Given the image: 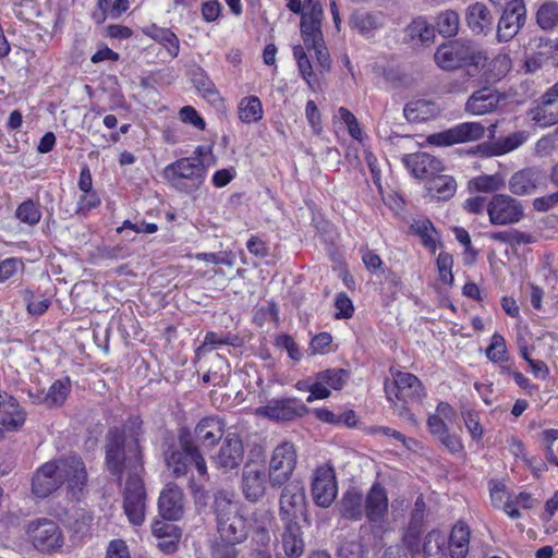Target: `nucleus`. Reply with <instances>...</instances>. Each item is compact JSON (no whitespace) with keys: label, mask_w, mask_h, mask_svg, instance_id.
Returning <instances> with one entry per match:
<instances>
[{"label":"nucleus","mask_w":558,"mask_h":558,"mask_svg":"<svg viewBox=\"0 0 558 558\" xmlns=\"http://www.w3.org/2000/svg\"><path fill=\"white\" fill-rule=\"evenodd\" d=\"M405 33L411 40H417L422 44H426L434 40L435 27L427 23L425 19L417 17L408 25Z\"/></svg>","instance_id":"nucleus-38"},{"label":"nucleus","mask_w":558,"mask_h":558,"mask_svg":"<svg viewBox=\"0 0 558 558\" xmlns=\"http://www.w3.org/2000/svg\"><path fill=\"white\" fill-rule=\"evenodd\" d=\"M307 407L295 398L272 399L256 409V414L276 422L292 421L307 413Z\"/></svg>","instance_id":"nucleus-15"},{"label":"nucleus","mask_w":558,"mask_h":558,"mask_svg":"<svg viewBox=\"0 0 558 558\" xmlns=\"http://www.w3.org/2000/svg\"><path fill=\"white\" fill-rule=\"evenodd\" d=\"M179 448L169 447L163 452L165 463L169 472L175 477L187 474L189 465L194 464L197 474L203 480H208V471L205 458L199 446L194 442L191 433L182 429L179 434Z\"/></svg>","instance_id":"nucleus-5"},{"label":"nucleus","mask_w":558,"mask_h":558,"mask_svg":"<svg viewBox=\"0 0 558 558\" xmlns=\"http://www.w3.org/2000/svg\"><path fill=\"white\" fill-rule=\"evenodd\" d=\"M242 493L250 502L259 501L266 493V470L257 463H246L242 470Z\"/></svg>","instance_id":"nucleus-18"},{"label":"nucleus","mask_w":558,"mask_h":558,"mask_svg":"<svg viewBox=\"0 0 558 558\" xmlns=\"http://www.w3.org/2000/svg\"><path fill=\"white\" fill-rule=\"evenodd\" d=\"M341 513L350 520H360L363 517V496L356 492H347L341 501Z\"/></svg>","instance_id":"nucleus-40"},{"label":"nucleus","mask_w":558,"mask_h":558,"mask_svg":"<svg viewBox=\"0 0 558 558\" xmlns=\"http://www.w3.org/2000/svg\"><path fill=\"white\" fill-rule=\"evenodd\" d=\"M453 258L452 255L447 252H441L437 257V268L440 280L446 284L453 283L452 275Z\"/></svg>","instance_id":"nucleus-51"},{"label":"nucleus","mask_w":558,"mask_h":558,"mask_svg":"<svg viewBox=\"0 0 558 558\" xmlns=\"http://www.w3.org/2000/svg\"><path fill=\"white\" fill-rule=\"evenodd\" d=\"M461 414L471 437L474 440H480L483 436L484 430L480 423L478 414L471 410H462Z\"/></svg>","instance_id":"nucleus-55"},{"label":"nucleus","mask_w":558,"mask_h":558,"mask_svg":"<svg viewBox=\"0 0 558 558\" xmlns=\"http://www.w3.org/2000/svg\"><path fill=\"white\" fill-rule=\"evenodd\" d=\"M283 532L281 545L283 553L289 558H299L304 553L303 532L298 521H282Z\"/></svg>","instance_id":"nucleus-27"},{"label":"nucleus","mask_w":558,"mask_h":558,"mask_svg":"<svg viewBox=\"0 0 558 558\" xmlns=\"http://www.w3.org/2000/svg\"><path fill=\"white\" fill-rule=\"evenodd\" d=\"M338 114L341 121L347 125L349 134L355 140H361L362 131L355 116L343 107L339 108Z\"/></svg>","instance_id":"nucleus-56"},{"label":"nucleus","mask_w":558,"mask_h":558,"mask_svg":"<svg viewBox=\"0 0 558 558\" xmlns=\"http://www.w3.org/2000/svg\"><path fill=\"white\" fill-rule=\"evenodd\" d=\"M180 119L185 122L190 123L193 126L197 128L198 130L205 129V121L203 118L197 113V111L191 107L185 106L180 110Z\"/></svg>","instance_id":"nucleus-62"},{"label":"nucleus","mask_w":558,"mask_h":558,"mask_svg":"<svg viewBox=\"0 0 558 558\" xmlns=\"http://www.w3.org/2000/svg\"><path fill=\"white\" fill-rule=\"evenodd\" d=\"M486 356L494 363H501L508 360L506 341L501 335H493L490 344L486 349Z\"/></svg>","instance_id":"nucleus-49"},{"label":"nucleus","mask_w":558,"mask_h":558,"mask_svg":"<svg viewBox=\"0 0 558 558\" xmlns=\"http://www.w3.org/2000/svg\"><path fill=\"white\" fill-rule=\"evenodd\" d=\"M487 215L494 226L514 225L524 217V207L510 195L495 194L487 203Z\"/></svg>","instance_id":"nucleus-9"},{"label":"nucleus","mask_w":558,"mask_h":558,"mask_svg":"<svg viewBox=\"0 0 558 558\" xmlns=\"http://www.w3.org/2000/svg\"><path fill=\"white\" fill-rule=\"evenodd\" d=\"M385 25V15L381 12L356 11L351 15L350 26L360 35L371 38Z\"/></svg>","instance_id":"nucleus-28"},{"label":"nucleus","mask_w":558,"mask_h":558,"mask_svg":"<svg viewBox=\"0 0 558 558\" xmlns=\"http://www.w3.org/2000/svg\"><path fill=\"white\" fill-rule=\"evenodd\" d=\"M293 56L298 62L299 71L302 77L311 86V78L313 77V68L308 57L304 51V47L298 45L293 48Z\"/></svg>","instance_id":"nucleus-52"},{"label":"nucleus","mask_w":558,"mask_h":558,"mask_svg":"<svg viewBox=\"0 0 558 558\" xmlns=\"http://www.w3.org/2000/svg\"><path fill=\"white\" fill-rule=\"evenodd\" d=\"M403 113L409 122L421 123L437 118L440 113V108L432 100L416 99L409 101L404 106Z\"/></svg>","instance_id":"nucleus-29"},{"label":"nucleus","mask_w":558,"mask_h":558,"mask_svg":"<svg viewBox=\"0 0 558 558\" xmlns=\"http://www.w3.org/2000/svg\"><path fill=\"white\" fill-rule=\"evenodd\" d=\"M196 156L181 158L165 168V178L177 190L192 192L197 190L204 182L206 168L201 159L203 147L195 150Z\"/></svg>","instance_id":"nucleus-6"},{"label":"nucleus","mask_w":558,"mask_h":558,"mask_svg":"<svg viewBox=\"0 0 558 558\" xmlns=\"http://www.w3.org/2000/svg\"><path fill=\"white\" fill-rule=\"evenodd\" d=\"M416 233L422 239L423 244L433 253L437 250L439 235L429 220L416 221L414 225Z\"/></svg>","instance_id":"nucleus-45"},{"label":"nucleus","mask_w":558,"mask_h":558,"mask_svg":"<svg viewBox=\"0 0 558 558\" xmlns=\"http://www.w3.org/2000/svg\"><path fill=\"white\" fill-rule=\"evenodd\" d=\"M349 379L348 371L343 368H330L319 372L316 375V380L308 388L310 396L306 398L307 402H313L316 399H326L330 396L329 388L340 390Z\"/></svg>","instance_id":"nucleus-17"},{"label":"nucleus","mask_w":558,"mask_h":558,"mask_svg":"<svg viewBox=\"0 0 558 558\" xmlns=\"http://www.w3.org/2000/svg\"><path fill=\"white\" fill-rule=\"evenodd\" d=\"M422 526L409 524L403 535V543L409 551H418Z\"/></svg>","instance_id":"nucleus-59"},{"label":"nucleus","mask_w":558,"mask_h":558,"mask_svg":"<svg viewBox=\"0 0 558 558\" xmlns=\"http://www.w3.org/2000/svg\"><path fill=\"white\" fill-rule=\"evenodd\" d=\"M142 422L138 417L130 418L125 428L131 432L130 438L118 428L110 429L106 444V465L111 475L119 482L126 474L122 493L123 510L129 522L141 526L145 521L147 494L142 478L144 472L143 453L138 436Z\"/></svg>","instance_id":"nucleus-1"},{"label":"nucleus","mask_w":558,"mask_h":558,"mask_svg":"<svg viewBox=\"0 0 558 558\" xmlns=\"http://www.w3.org/2000/svg\"><path fill=\"white\" fill-rule=\"evenodd\" d=\"M485 128L480 122H464L440 133L432 134L428 142L437 146H450L458 143L478 141L484 136Z\"/></svg>","instance_id":"nucleus-14"},{"label":"nucleus","mask_w":558,"mask_h":558,"mask_svg":"<svg viewBox=\"0 0 558 558\" xmlns=\"http://www.w3.org/2000/svg\"><path fill=\"white\" fill-rule=\"evenodd\" d=\"M296 465V451L293 444L284 441L278 445L269 462V482L272 487L284 485Z\"/></svg>","instance_id":"nucleus-11"},{"label":"nucleus","mask_w":558,"mask_h":558,"mask_svg":"<svg viewBox=\"0 0 558 558\" xmlns=\"http://www.w3.org/2000/svg\"><path fill=\"white\" fill-rule=\"evenodd\" d=\"M434 59L436 64L445 71L466 69V75L475 76L478 70L486 65L487 54L472 40L454 39L440 45Z\"/></svg>","instance_id":"nucleus-2"},{"label":"nucleus","mask_w":558,"mask_h":558,"mask_svg":"<svg viewBox=\"0 0 558 558\" xmlns=\"http://www.w3.org/2000/svg\"><path fill=\"white\" fill-rule=\"evenodd\" d=\"M62 485L58 464L52 460L36 470L32 480V492L38 498H46Z\"/></svg>","instance_id":"nucleus-20"},{"label":"nucleus","mask_w":558,"mask_h":558,"mask_svg":"<svg viewBox=\"0 0 558 558\" xmlns=\"http://www.w3.org/2000/svg\"><path fill=\"white\" fill-rule=\"evenodd\" d=\"M374 434H381L385 436H389L395 438L396 440L400 441L404 448L412 450L417 445V441L414 438L405 437L400 432L392 429L390 427L386 426H376L373 428Z\"/></svg>","instance_id":"nucleus-57"},{"label":"nucleus","mask_w":558,"mask_h":558,"mask_svg":"<svg viewBox=\"0 0 558 558\" xmlns=\"http://www.w3.org/2000/svg\"><path fill=\"white\" fill-rule=\"evenodd\" d=\"M279 498V517L281 521H298L303 518L307 521L306 515V497L305 488L301 481L293 480L284 483Z\"/></svg>","instance_id":"nucleus-8"},{"label":"nucleus","mask_w":558,"mask_h":558,"mask_svg":"<svg viewBox=\"0 0 558 558\" xmlns=\"http://www.w3.org/2000/svg\"><path fill=\"white\" fill-rule=\"evenodd\" d=\"M240 345V338L233 333H217L214 331H209L205 335L203 344L199 347L198 351L209 349H217L219 345Z\"/></svg>","instance_id":"nucleus-44"},{"label":"nucleus","mask_w":558,"mask_h":558,"mask_svg":"<svg viewBox=\"0 0 558 558\" xmlns=\"http://www.w3.org/2000/svg\"><path fill=\"white\" fill-rule=\"evenodd\" d=\"M300 28L304 45L308 50H311V46H315L324 41L322 25L301 22Z\"/></svg>","instance_id":"nucleus-50"},{"label":"nucleus","mask_w":558,"mask_h":558,"mask_svg":"<svg viewBox=\"0 0 558 558\" xmlns=\"http://www.w3.org/2000/svg\"><path fill=\"white\" fill-rule=\"evenodd\" d=\"M364 513L373 525H381L387 517L388 496L385 488L378 483H375L366 495Z\"/></svg>","instance_id":"nucleus-22"},{"label":"nucleus","mask_w":558,"mask_h":558,"mask_svg":"<svg viewBox=\"0 0 558 558\" xmlns=\"http://www.w3.org/2000/svg\"><path fill=\"white\" fill-rule=\"evenodd\" d=\"M402 161L413 177L417 179L429 180L432 177L444 171L442 161L425 151L405 155Z\"/></svg>","instance_id":"nucleus-19"},{"label":"nucleus","mask_w":558,"mask_h":558,"mask_svg":"<svg viewBox=\"0 0 558 558\" xmlns=\"http://www.w3.org/2000/svg\"><path fill=\"white\" fill-rule=\"evenodd\" d=\"M53 461L58 464L62 484L66 483L69 493L78 499L87 485V471L83 460L78 456L71 454Z\"/></svg>","instance_id":"nucleus-13"},{"label":"nucleus","mask_w":558,"mask_h":558,"mask_svg":"<svg viewBox=\"0 0 558 558\" xmlns=\"http://www.w3.org/2000/svg\"><path fill=\"white\" fill-rule=\"evenodd\" d=\"M393 379H386L384 389L393 413L411 426H417L416 416L410 411L409 402H421L425 397L422 381L411 373H392Z\"/></svg>","instance_id":"nucleus-3"},{"label":"nucleus","mask_w":558,"mask_h":558,"mask_svg":"<svg viewBox=\"0 0 558 558\" xmlns=\"http://www.w3.org/2000/svg\"><path fill=\"white\" fill-rule=\"evenodd\" d=\"M501 95L490 87L475 90L465 104V110L472 114L482 116L495 111L501 100Z\"/></svg>","instance_id":"nucleus-24"},{"label":"nucleus","mask_w":558,"mask_h":558,"mask_svg":"<svg viewBox=\"0 0 558 558\" xmlns=\"http://www.w3.org/2000/svg\"><path fill=\"white\" fill-rule=\"evenodd\" d=\"M466 23L470 29L477 35H486L492 31L494 17L487 7L476 2L466 10Z\"/></svg>","instance_id":"nucleus-30"},{"label":"nucleus","mask_w":558,"mask_h":558,"mask_svg":"<svg viewBox=\"0 0 558 558\" xmlns=\"http://www.w3.org/2000/svg\"><path fill=\"white\" fill-rule=\"evenodd\" d=\"M238 543L230 542H216L211 549L213 558H236L238 550L235 545Z\"/></svg>","instance_id":"nucleus-60"},{"label":"nucleus","mask_w":558,"mask_h":558,"mask_svg":"<svg viewBox=\"0 0 558 558\" xmlns=\"http://www.w3.org/2000/svg\"><path fill=\"white\" fill-rule=\"evenodd\" d=\"M305 10L301 14V22L314 23L322 25L324 11L320 3L304 7Z\"/></svg>","instance_id":"nucleus-64"},{"label":"nucleus","mask_w":558,"mask_h":558,"mask_svg":"<svg viewBox=\"0 0 558 558\" xmlns=\"http://www.w3.org/2000/svg\"><path fill=\"white\" fill-rule=\"evenodd\" d=\"M335 306L337 308L336 317L337 318H350L353 315L354 307L352 301L344 293H340L337 295L335 301Z\"/></svg>","instance_id":"nucleus-61"},{"label":"nucleus","mask_w":558,"mask_h":558,"mask_svg":"<svg viewBox=\"0 0 558 558\" xmlns=\"http://www.w3.org/2000/svg\"><path fill=\"white\" fill-rule=\"evenodd\" d=\"M225 421L218 416L202 418L194 428V442L204 447H214L225 438Z\"/></svg>","instance_id":"nucleus-23"},{"label":"nucleus","mask_w":558,"mask_h":558,"mask_svg":"<svg viewBox=\"0 0 558 558\" xmlns=\"http://www.w3.org/2000/svg\"><path fill=\"white\" fill-rule=\"evenodd\" d=\"M459 25L458 13L453 10H446L437 15L434 27L442 37H453L458 34Z\"/></svg>","instance_id":"nucleus-39"},{"label":"nucleus","mask_w":558,"mask_h":558,"mask_svg":"<svg viewBox=\"0 0 558 558\" xmlns=\"http://www.w3.org/2000/svg\"><path fill=\"white\" fill-rule=\"evenodd\" d=\"M106 558H131L125 542L122 539H112L107 547Z\"/></svg>","instance_id":"nucleus-63"},{"label":"nucleus","mask_w":558,"mask_h":558,"mask_svg":"<svg viewBox=\"0 0 558 558\" xmlns=\"http://www.w3.org/2000/svg\"><path fill=\"white\" fill-rule=\"evenodd\" d=\"M0 399V423L9 430L20 429L26 421V412L17 400L7 392H3Z\"/></svg>","instance_id":"nucleus-26"},{"label":"nucleus","mask_w":558,"mask_h":558,"mask_svg":"<svg viewBox=\"0 0 558 558\" xmlns=\"http://www.w3.org/2000/svg\"><path fill=\"white\" fill-rule=\"evenodd\" d=\"M26 534L33 546L40 553L52 554L64 545V535L57 522L41 518L27 524Z\"/></svg>","instance_id":"nucleus-7"},{"label":"nucleus","mask_w":558,"mask_h":558,"mask_svg":"<svg viewBox=\"0 0 558 558\" xmlns=\"http://www.w3.org/2000/svg\"><path fill=\"white\" fill-rule=\"evenodd\" d=\"M150 37L160 43L171 57L179 54L180 46L177 35L168 28H154Z\"/></svg>","instance_id":"nucleus-46"},{"label":"nucleus","mask_w":558,"mask_h":558,"mask_svg":"<svg viewBox=\"0 0 558 558\" xmlns=\"http://www.w3.org/2000/svg\"><path fill=\"white\" fill-rule=\"evenodd\" d=\"M244 459V445L236 433H227L211 463L220 473L238 471Z\"/></svg>","instance_id":"nucleus-10"},{"label":"nucleus","mask_w":558,"mask_h":558,"mask_svg":"<svg viewBox=\"0 0 558 558\" xmlns=\"http://www.w3.org/2000/svg\"><path fill=\"white\" fill-rule=\"evenodd\" d=\"M238 114L244 123L258 122L263 118V106L259 98L256 96L242 98L238 106Z\"/></svg>","instance_id":"nucleus-37"},{"label":"nucleus","mask_w":558,"mask_h":558,"mask_svg":"<svg viewBox=\"0 0 558 558\" xmlns=\"http://www.w3.org/2000/svg\"><path fill=\"white\" fill-rule=\"evenodd\" d=\"M470 529L463 522L453 525L447 537V547L452 558H465L469 553Z\"/></svg>","instance_id":"nucleus-31"},{"label":"nucleus","mask_w":558,"mask_h":558,"mask_svg":"<svg viewBox=\"0 0 558 558\" xmlns=\"http://www.w3.org/2000/svg\"><path fill=\"white\" fill-rule=\"evenodd\" d=\"M490 500L495 508H504L508 500L507 487L502 482L492 481L489 483Z\"/></svg>","instance_id":"nucleus-58"},{"label":"nucleus","mask_w":558,"mask_h":558,"mask_svg":"<svg viewBox=\"0 0 558 558\" xmlns=\"http://www.w3.org/2000/svg\"><path fill=\"white\" fill-rule=\"evenodd\" d=\"M527 140L525 132H514L506 137L499 138L494 143L496 155H504L520 147Z\"/></svg>","instance_id":"nucleus-47"},{"label":"nucleus","mask_w":558,"mask_h":558,"mask_svg":"<svg viewBox=\"0 0 558 558\" xmlns=\"http://www.w3.org/2000/svg\"><path fill=\"white\" fill-rule=\"evenodd\" d=\"M447 536L437 530L430 531L423 545L425 558H447Z\"/></svg>","instance_id":"nucleus-36"},{"label":"nucleus","mask_w":558,"mask_h":558,"mask_svg":"<svg viewBox=\"0 0 558 558\" xmlns=\"http://www.w3.org/2000/svg\"><path fill=\"white\" fill-rule=\"evenodd\" d=\"M213 511L216 517L217 531L222 542L242 543L247 537L246 519L234 495L219 490L214 496Z\"/></svg>","instance_id":"nucleus-4"},{"label":"nucleus","mask_w":558,"mask_h":558,"mask_svg":"<svg viewBox=\"0 0 558 558\" xmlns=\"http://www.w3.org/2000/svg\"><path fill=\"white\" fill-rule=\"evenodd\" d=\"M525 5L523 0H514L504 12L497 25V39L500 43L511 40L525 23Z\"/></svg>","instance_id":"nucleus-16"},{"label":"nucleus","mask_w":558,"mask_h":558,"mask_svg":"<svg viewBox=\"0 0 558 558\" xmlns=\"http://www.w3.org/2000/svg\"><path fill=\"white\" fill-rule=\"evenodd\" d=\"M161 517L168 521H177L184 513V495L174 483H168L161 490L158 501Z\"/></svg>","instance_id":"nucleus-21"},{"label":"nucleus","mask_w":558,"mask_h":558,"mask_svg":"<svg viewBox=\"0 0 558 558\" xmlns=\"http://www.w3.org/2000/svg\"><path fill=\"white\" fill-rule=\"evenodd\" d=\"M154 536L157 538H181V530L170 522L155 521L151 526Z\"/></svg>","instance_id":"nucleus-53"},{"label":"nucleus","mask_w":558,"mask_h":558,"mask_svg":"<svg viewBox=\"0 0 558 558\" xmlns=\"http://www.w3.org/2000/svg\"><path fill=\"white\" fill-rule=\"evenodd\" d=\"M100 205V198L96 191L82 192L77 201L76 214L85 216L92 209Z\"/></svg>","instance_id":"nucleus-54"},{"label":"nucleus","mask_w":558,"mask_h":558,"mask_svg":"<svg viewBox=\"0 0 558 558\" xmlns=\"http://www.w3.org/2000/svg\"><path fill=\"white\" fill-rule=\"evenodd\" d=\"M511 66L512 61L510 57L507 53H498L490 61L486 60V65L482 70L483 76L487 83L498 82L507 75Z\"/></svg>","instance_id":"nucleus-32"},{"label":"nucleus","mask_w":558,"mask_h":558,"mask_svg":"<svg viewBox=\"0 0 558 558\" xmlns=\"http://www.w3.org/2000/svg\"><path fill=\"white\" fill-rule=\"evenodd\" d=\"M553 105L554 104H545L543 96L542 105L530 110L529 114L531 119L543 128L558 123V111L551 109Z\"/></svg>","instance_id":"nucleus-42"},{"label":"nucleus","mask_w":558,"mask_h":558,"mask_svg":"<svg viewBox=\"0 0 558 558\" xmlns=\"http://www.w3.org/2000/svg\"><path fill=\"white\" fill-rule=\"evenodd\" d=\"M71 387L72 384L69 377H63L56 380L49 387L48 391H45L46 395L43 397L44 405L48 408H57L63 405L71 392Z\"/></svg>","instance_id":"nucleus-34"},{"label":"nucleus","mask_w":558,"mask_h":558,"mask_svg":"<svg viewBox=\"0 0 558 558\" xmlns=\"http://www.w3.org/2000/svg\"><path fill=\"white\" fill-rule=\"evenodd\" d=\"M545 181L539 169L525 168L515 172L509 180V190L515 195L532 194Z\"/></svg>","instance_id":"nucleus-25"},{"label":"nucleus","mask_w":558,"mask_h":558,"mask_svg":"<svg viewBox=\"0 0 558 558\" xmlns=\"http://www.w3.org/2000/svg\"><path fill=\"white\" fill-rule=\"evenodd\" d=\"M311 493L316 506L330 507L336 500L338 486L335 469L330 464H323L313 473Z\"/></svg>","instance_id":"nucleus-12"},{"label":"nucleus","mask_w":558,"mask_h":558,"mask_svg":"<svg viewBox=\"0 0 558 558\" xmlns=\"http://www.w3.org/2000/svg\"><path fill=\"white\" fill-rule=\"evenodd\" d=\"M15 217L31 227L36 226L41 219L39 206L32 199L24 201L15 210Z\"/></svg>","instance_id":"nucleus-43"},{"label":"nucleus","mask_w":558,"mask_h":558,"mask_svg":"<svg viewBox=\"0 0 558 558\" xmlns=\"http://www.w3.org/2000/svg\"><path fill=\"white\" fill-rule=\"evenodd\" d=\"M505 184L502 177L498 173L483 174L469 181L471 192L492 193L500 190Z\"/></svg>","instance_id":"nucleus-41"},{"label":"nucleus","mask_w":558,"mask_h":558,"mask_svg":"<svg viewBox=\"0 0 558 558\" xmlns=\"http://www.w3.org/2000/svg\"><path fill=\"white\" fill-rule=\"evenodd\" d=\"M427 190L432 197L448 201L454 195L457 183L452 177L438 173L429 179Z\"/></svg>","instance_id":"nucleus-33"},{"label":"nucleus","mask_w":558,"mask_h":558,"mask_svg":"<svg viewBox=\"0 0 558 558\" xmlns=\"http://www.w3.org/2000/svg\"><path fill=\"white\" fill-rule=\"evenodd\" d=\"M191 81L197 92L208 101L215 104L220 100L219 92L202 68H196L192 71Z\"/></svg>","instance_id":"nucleus-35"},{"label":"nucleus","mask_w":558,"mask_h":558,"mask_svg":"<svg viewBox=\"0 0 558 558\" xmlns=\"http://www.w3.org/2000/svg\"><path fill=\"white\" fill-rule=\"evenodd\" d=\"M537 23L543 29H551L558 24V3L547 2L537 11Z\"/></svg>","instance_id":"nucleus-48"}]
</instances>
